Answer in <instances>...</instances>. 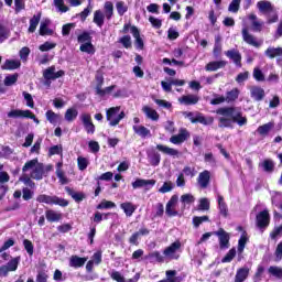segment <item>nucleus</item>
Here are the masks:
<instances>
[{
  "label": "nucleus",
  "mask_w": 282,
  "mask_h": 282,
  "mask_svg": "<svg viewBox=\"0 0 282 282\" xmlns=\"http://www.w3.org/2000/svg\"><path fill=\"white\" fill-rule=\"evenodd\" d=\"M218 116L219 127L226 129H232V123L236 122L238 127H246L248 124V118L243 116L241 108L237 107H223L216 110Z\"/></svg>",
  "instance_id": "obj_1"
},
{
  "label": "nucleus",
  "mask_w": 282,
  "mask_h": 282,
  "mask_svg": "<svg viewBox=\"0 0 282 282\" xmlns=\"http://www.w3.org/2000/svg\"><path fill=\"white\" fill-rule=\"evenodd\" d=\"M104 10L105 13L101 10H96L94 12L93 23H95L97 28H102L105 25V19L111 21V17H113V3L111 1L105 2Z\"/></svg>",
  "instance_id": "obj_2"
},
{
  "label": "nucleus",
  "mask_w": 282,
  "mask_h": 282,
  "mask_svg": "<svg viewBox=\"0 0 282 282\" xmlns=\"http://www.w3.org/2000/svg\"><path fill=\"white\" fill-rule=\"evenodd\" d=\"M106 120L109 127H118L124 120V111H120V106L111 107L106 110Z\"/></svg>",
  "instance_id": "obj_3"
},
{
  "label": "nucleus",
  "mask_w": 282,
  "mask_h": 282,
  "mask_svg": "<svg viewBox=\"0 0 282 282\" xmlns=\"http://www.w3.org/2000/svg\"><path fill=\"white\" fill-rule=\"evenodd\" d=\"M36 202H39V204H48L50 206H62L63 208H65V206H69V203L66 199L45 194L39 195L36 197Z\"/></svg>",
  "instance_id": "obj_4"
},
{
  "label": "nucleus",
  "mask_w": 282,
  "mask_h": 282,
  "mask_svg": "<svg viewBox=\"0 0 282 282\" xmlns=\"http://www.w3.org/2000/svg\"><path fill=\"white\" fill-rule=\"evenodd\" d=\"M180 248H182V242H180V240H176L171 246L164 249L163 256L170 261L180 259Z\"/></svg>",
  "instance_id": "obj_5"
},
{
  "label": "nucleus",
  "mask_w": 282,
  "mask_h": 282,
  "mask_svg": "<svg viewBox=\"0 0 282 282\" xmlns=\"http://www.w3.org/2000/svg\"><path fill=\"white\" fill-rule=\"evenodd\" d=\"M177 202H180V197L177 195H173L166 204L165 215L167 217H177L180 213L177 212Z\"/></svg>",
  "instance_id": "obj_6"
},
{
  "label": "nucleus",
  "mask_w": 282,
  "mask_h": 282,
  "mask_svg": "<svg viewBox=\"0 0 282 282\" xmlns=\"http://www.w3.org/2000/svg\"><path fill=\"white\" fill-rule=\"evenodd\" d=\"M214 235L219 239V246L221 250H228L230 248V234L224 229L215 231Z\"/></svg>",
  "instance_id": "obj_7"
},
{
  "label": "nucleus",
  "mask_w": 282,
  "mask_h": 282,
  "mask_svg": "<svg viewBox=\"0 0 282 282\" xmlns=\"http://www.w3.org/2000/svg\"><path fill=\"white\" fill-rule=\"evenodd\" d=\"M63 76H65V70L56 72V66H50L43 72V77L45 80H56V78H63Z\"/></svg>",
  "instance_id": "obj_8"
},
{
  "label": "nucleus",
  "mask_w": 282,
  "mask_h": 282,
  "mask_svg": "<svg viewBox=\"0 0 282 282\" xmlns=\"http://www.w3.org/2000/svg\"><path fill=\"white\" fill-rule=\"evenodd\" d=\"M188 138H191V133L188 132V130L181 128L178 130V134H174L170 138V142L172 144H184V142H186Z\"/></svg>",
  "instance_id": "obj_9"
},
{
  "label": "nucleus",
  "mask_w": 282,
  "mask_h": 282,
  "mask_svg": "<svg viewBox=\"0 0 282 282\" xmlns=\"http://www.w3.org/2000/svg\"><path fill=\"white\" fill-rule=\"evenodd\" d=\"M242 41L252 47H261V42H259L254 35L250 34L246 24L242 28Z\"/></svg>",
  "instance_id": "obj_10"
},
{
  "label": "nucleus",
  "mask_w": 282,
  "mask_h": 282,
  "mask_svg": "<svg viewBox=\"0 0 282 282\" xmlns=\"http://www.w3.org/2000/svg\"><path fill=\"white\" fill-rule=\"evenodd\" d=\"M256 221L258 228H268L270 226V212L268 209L260 212L256 217Z\"/></svg>",
  "instance_id": "obj_11"
},
{
  "label": "nucleus",
  "mask_w": 282,
  "mask_h": 282,
  "mask_svg": "<svg viewBox=\"0 0 282 282\" xmlns=\"http://www.w3.org/2000/svg\"><path fill=\"white\" fill-rule=\"evenodd\" d=\"M79 118L84 124V129L86 130V133H90V134L96 133V126H94V122L91 121V115L82 113Z\"/></svg>",
  "instance_id": "obj_12"
},
{
  "label": "nucleus",
  "mask_w": 282,
  "mask_h": 282,
  "mask_svg": "<svg viewBox=\"0 0 282 282\" xmlns=\"http://www.w3.org/2000/svg\"><path fill=\"white\" fill-rule=\"evenodd\" d=\"M155 186V180H144V178H137L132 183V188H144L145 191H151L152 187Z\"/></svg>",
  "instance_id": "obj_13"
},
{
  "label": "nucleus",
  "mask_w": 282,
  "mask_h": 282,
  "mask_svg": "<svg viewBox=\"0 0 282 282\" xmlns=\"http://www.w3.org/2000/svg\"><path fill=\"white\" fill-rule=\"evenodd\" d=\"M130 33L134 39V45L137 50H144V41L140 36V30L138 29V26L130 24Z\"/></svg>",
  "instance_id": "obj_14"
},
{
  "label": "nucleus",
  "mask_w": 282,
  "mask_h": 282,
  "mask_svg": "<svg viewBox=\"0 0 282 282\" xmlns=\"http://www.w3.org/2000/svg\"><path fill=\"white\" fill-rule=\"evenodd\" d=\"M197 182L200 188H208V184H210V172L207 170L200 172L198 174Z\"/></svg>",
  "instance_id": "obj_15"
},
{
  "label": "nucleus",
  "mask_w": 282,
  "mask_h": 282,
  "mask_svg": "<svg viewBox=\"0 0 282 282\" xmlns=\"http://www.w3.org/2000/svg\"><path fill=\"white\" fill-rule=\"evenodd\" d=\"M227 58H230L237 67H241V53L238 50H229L225 52Z\"/></svg>",
  "instance_id": "obj_16"
},
{
  "label": "nucleus",
  "mask_w": 282,
  "mask_h": 282,
  "mask_svg": "<svg viewBox=\"0 0 282 282\" xmlns=\"http://www.w3.org/2000/svg\"><path fill=\"white\" fill-rule=\"evenodd\" d=\"M228 65L226 61H213L206 64L205 70L206 72H217V69H224Z\"/></svg>",
  "instance_id": "obj_17"
},
{
  "label": "nucleus",
  "mask_w": 282,
  "mask_h": 282,
  "mask_svg": "<svg viewBox=\"0 0 282 282\" xmlns=\"http://www.w3.org/2000/svg\"><path fill=\"white\" fill-rule=\"evenodd\" d=\"M249 21H251V26L253 32H261L263 30V22L259 20L257 14L250 13L248 15Z\"/></svg>",
  "instance_id": "obj_18"
},
{
  "label": "nucleus",
  "mask_w": 282,
  "mask_h": 282,
  "mask_svg": "<svg viewBox=\"0 0 282 282\" xmlns=\"http://www.w3.org/2000/svg\"><path fill=\"white\" fill-rule=\"evenodd\" d=\"M142 111L149 120H152L153 122H158V120H160V113H158V110L149 106H143Z\"/></svg>",
  "instance_id": "obj_19"
},
{
  "label": "nucleus",
  "mask_w": 282,
  "mask_h": 282,
  "mask_svg": "<svg viewBox=\"0 0 282 282\" xmlns=\"http://www.w3.org/2000/svg\"><path fill=\"white\" fill-rule=\"evenodd\" d=\"M250 94H251V98H253V100H257L258 102H260V100H263V98H265V90L259 86L251 87Z\"/></svg>",
  "instance_id": "obj_20"
},
{
  "label": "nucleus",
  "mask_w": 282,
  "mask_h": 282,
  "mask_svg": "<svg viewBox=\"0 0 282 282\" xmlns=\"http://www.w3.org/2000/svg\"><path fill=\"white\" fill-rule=\"evenodd\" d=\"M32 180L41 181L45 175V165L43 163H39V165L34 169L32 173H29Z\"/></svg>",
  "instance_id": "obj_21"
},
{
  "label": "nucleus",
  "mask_w": 282,
  "mask_h": 282,
  "mask_svg": "<svg viewBox=\"0 0 282 282\" xmlns=\"http://www.w3.org/2000/svg\"><path fill=\"white\" fill-rule=\"evenodd\" d=\"M192 122L193 124L199 122V124H204L205 127H207L208 124H213V122H215V119H213V117L206 118L204 117V115L196 112Z\"/></svg>",
  "instance_id": "obj_22"
},
{
  "label": "nucleus",
  "mask_w": 282,
  "mask_h": 282,
  "mask_svg": "<svg viewBox=\"0 0 282 282\" xmlns=\"http://www.w3.org/2000/svg\"><path fill=\"white\" fill-rule=\"evenodd\" d=\"M134 133L137 135H139L140 138H151V130H149L147 127L144 126H140V124H134L132 127Z\"/></svg>",
  "instance_id": "obj_23"
},
{
  "label": "nucleus",
  "mask_w": 282,
  "mask_h": 282,
  "mask_svg": "<svg viewBox=\"0 0 282 282\" xmlns=\"http://www.w3.org/2000/svg\"><path fill=\"white\" fill-rule=\"evenodd\" d=\"M39 164H41L39 162V159L28 161L22 167V173H24V175H28V173H34V170L37 167Z\"/></svg>",
  "instance_id": "obj_24"
},
{
  "label": "nucleus",
  "mask_w": 282,
  "mask_h": 282,
  "mask_svg": "<svg viewBox=\"0 0 282 282\" xmlns=\"http://www.w3.org/2000/svg\"><path fill=\"white\" fill-rule=\"evenodd\" d=\"M19 67H21V61L19 59H6V62L1 65V69L4 70L19 69Z\"/></svg>",
  "instance_id": "obj_25"
},
{
  "label": "nucleus",
  "mask_w": 282,
  "mask_h": 282,
  "mask_svg": "<svg viewBox=\"0 0 282 282\" xmlns=\"http://www.w3.org/2000/svg\"><path fill=\"white\" fill-rule=\"evenodd\" d=\"M257 8L260 12H262V14H268L270 11H272L274 9V7L272 6V2L268 1V0H261L257 3Z\"/></svg>",
  "instance_id": "obj_26"
},
{
  "label": "nucleus",
  "mask_w": 282,
  "mask_h": 282,
  "mask_svg": "<svg viewBox=\"0 0 282 282\" xmlns=\"http://www.w3.org/2000/svg\"><path fill=\"white\" fill-rule=\"evenodd\" d=\"M85 263H87V258H82L78 256H72L69 258V267L70 268H83V265H85Z\"/></svg>",
  "instance_id": "obj_27"
},
{
  "label": "nucleus",
  "mask_w": 282,
  "mask_h": 282,
  "mask_svg": "<svg viewBox=\"0 0 282 282\" xmlns=\"http://www.w3.org/2000/svg\"><path fill=\"white\" fill-rule=\"evenodd\" d=\"M54 31L50 29V20H44L40 24V36H52Z\"/></svg>",
  "instance_id": "obj_28"
},
{
  "label": "nucleus",
  "mask_w": 282,
  "mask_h": 282,
  "mask_svg": "<svg viewBox=\"0 0 282 282\" xmlns=\"http://www.w3.org/2000/svg\"><path fill=\"white\" fill-rule=\"evenodd\" d=\"M250 274V269L248 267H243L237 270L235 282H243L246 279H248V275Z\"/></svg>",
  "instance_id": "obj_29"
},
{
  "label": "nucleus",
  "mask_w": 282,
  "mask_h": 282,
  "mask_svg": "<svg viewBox=\"0 0 282 282\" xmlns=\"http://www.w3.org/2000/svg\"><path fill=\"white\" fill-rule=\"evenodd\" d=\"M156 149L158 151H161V153H164L165 155H171L172 158H177L180 155V151L163 144H158Z\"/></svg>",
  "instance_id": "obj_30"
},
{
  "label": "nucleus",
  "mask_w": 282,
  "mask_h": 282,
  "mask_svg": "<svg viewBox=\"0 0 282 282\" xmlns=\"http://www.w3.org/2000/svg\"><path fill=\"white\" fill-rule=\"evenodd\" d=\"M39 23H41V13L34 14L31 18L28 32L30 34H34V32H36V28H39Z\"/></svg>",
  "instance_id": "obj_31"
},
{
  "label": "nucleus",
  "mask_w": 282,
  "mask_h": 282,
  "mask_svg": "<svg viewBox=\"0 0 282 282\" xmlns=\"http://www.w3.org/2000/svg\"><path fill=\"white\" fill-rule=\"evenodd\" d=\"M178 102H181V105H197V102H199V97L195 95H186L178 98Z\"/></svg>",
  "instance_id": "obj_32"
},
{
  "label": "nucleus",
  "mask_w": 282,
  "mask_h": 282,
  "mask_svg": "<svg viewBox=\"0 0 282 282\" xmlns=\"http://www.w3.org/2000/svg\"><path fill=\"white\" fill-rule=\"evenodd\" d=\"M45 216L47 221H51V223L61 221V219H63V214L55 212L54 209L46 210Z\"/></svg>",
  "instance_id": "obj_33"
},
{
  "label": "nucleus",
  "mask_w": 282,
  "mask_h": 282,
  "mask_svg": "<svg viewBox=\"0 0 282 282\" xmlns=\"http://www.w3.org/2000/svg\"><path fill=\"white\" fill-rule=\"evenodd\" d=\"M181 204H182V213H184V208L191 206V204H195V196L193 194H184L181 196Z\"/></svg>",
  "instance_id": "obj_34"
},
{
  "label": "nucleus",
  "mask_w": 282,
  "mask_h": 282,
  "mask_svg": "<svg viewBox=\"0 0 282 282\" xmlns=\"http://www.w3.org/2000/svg\"><path fill=\"white\" fill-rule=\"evenodd\" d=\"M8 118H28L30 110L12 109L7 113Z\"/></svg>",
  "instance_id": "obj_35"
},
{
  "label": "nucleus",
  "mask_w": 282,
  "mask_h": 282,
  "mask_svg": "<svg viewBox=\"0 0 282 282\" xmlns=\"http://www.w3.org/2000/svg\"><path fill=\"white\" fill-rule=\"evenodd\" d=\"M120 208L123 210L126 217H131L135 213V205L131 202H126L120 205Z\"/></svg>",
  "instance_id": "obj_36"
},
{
  "label": "nucleus",
  "mask_w": 282,
  "mask_h": 282,
  "mask_svg": "<svg viewBox=\"0 0 282 282\" xmlns=\"http://www.w3.org/2000/svg\"><path fill=\"white\" fill-rule=\"evenodd\" d=\"M268 58H276V56H282V47L270 46L264 52Z\"/></svg>",
  "instance_id": "obj_37"
},
{
  "label": "nucleus",
  "mask_w": 282,
  "mask_h": 282,
  "mask_svg": "<svg viewBox=\"0 0 282 282\" xmlns=\"http://www.w3.org/2000/svg\"><path fill=\"white\" fill-rule=\"evenodd\" d=\"M46 120H48V122L51 124L56 126L57 123L61 122V115L52 111V110H47L45 113Z\"/></svg>",
  "instance_id": "obj_38"
},
{
  "label": "nucleus",
  "mask_w": 282,
  "mask_h": 282,
  "mask_svg": "<svg viewBox=\"0 0 282 282\" xmlns=\"http://www.w3.org/2000/svg\"><path fill=\"white\" fill-rule=\"evenodd\" d=\"M10 182V174L8 172L0 171V191H3L6 193L8 191V184Z\"/></svg>",
  "instance_id": "obj_39"
},
{
  "label": "nucleus",
  "mask_w": 282,
  "mask_h": 282,
  "mask_svg": "<svg viewBox=\"0 0 282 282\" xmlns=\"http://www.w3.org/2000/svg\"><path fill=\"white\" fill-rule=\"evenodd\" d=\"M241 94V91L239 90V88H234L229 91H227L225 100L226 102H235V100H237V98H239V95Z\"/></svg>",
  "instance_id": "obj_40"
},
{
  "label": "nucleus",
  "mask_w": 282,
  "mask_h": 282,
  "mask_svg": "<svg viewBox=\"0 0 282 282\" xmlns=\"http://www.w3.org/2000/svg\"><path fill=\"white\" fill-rule=\"evenodd\" d=\"M217 202L220 215H223V217H228V206L226 205V202H224V196L218 195Z\"/></svg>",
  "instance_id": "obj_41"
},
{
  "label": "nucleus",
  "mask_w": 282,
  "mask_h": 282,
  "mask_svg": "<svg viewBox=\"0 0 282 282\" xmlns=\"http://www.w3.org/2000/svg\"><path fill=\"white\" fill-rule=\"evenodd\" d=\"M272 129H274V123L273 122H268L263 126H260L258 129H257V132L260 134V135H268V133H270V131H272Z\"/></svg>",
  "instance_id": "obj_42"
},
{
  "label": "nucleus",
  "mask_w": 282,
  "mask_h": 282,
  "mask_svg": "<svg viewBox=\"0 0 282 282\" xmlns=\"http://www.w3.org/2000/svg\"><path fill=\"white\" fill-rule=\"evenodd\" d=\"M248 243V234L243 232L238 240V253L242 254L243 250H246V245Z\"/></svg>",
  "instance_id": "obj_43"
},
{
  "label": "nucleus",
  "mask_w": 282,
  "mask_h": 282,
  "mask_svg": "<svg viewBox=\"0 0 282 282\" xmlns=\"http://www.w3.org/2000/svg\"><path fill=\"white\" fill-rule=\"evenodd\" d=\"M75 118H78V110H76L75 108H68L65 112V121L74 122Z\"/></svg>",
  "instance_id": "obj_44"
},
{
  "label": "nucleus",
  "mask_w": 282,
  "mask_h": 282,
  "mask_svg": "<svg viewBox=\"0 0 282 282\" xmlns=\"http://www.w3.org/2000/svg\"><path fill=\"white\" fill-rule=\"evenodd\" d=\"M19 180L25 186H29V188H36V183H34V181H32V177L30 176V174H23L22 176H20Z\"/></svg>",
  "instance_id": "obj_45"
},
{
  "label": "nucleus",
  "mask_w": 282,
  "mask_h": 282,
  "mask_svg": "<svg viewBox=\"0 0 282 282\" xmlns=\"http://www.w3.org/2000/svg\"><path fill=\"white\" fill-rule=\"evenodd\" d=\"M269 274H271V276H274L275 279H279L280 281H282V268L281 267H276V265H272L268 269Z\"/></svg>",
  "instance_id": "obj_46"
},
{
  "label": "nucleus",
  "mask_w": 282,
  "mask_h": 282,
  "mask_svg": "<svg viewBox=\"0 0 282 282\" xmlns=\"http://www.w3.org/2000/svg\"><path fill=\"white\" fill-rule=\"evenodd\" d=\"M252 76L257 83H265V74L259 67L253 68Z\"/></svg>",
  "instance_id": "obj_47"
},
{
  "label": "nucleus",
  "mask_w": 282,
  "mask_h": 282,
  "mask_svg": "<svg viewBox=\"0 0 282 282\" xmlns=\"http://www.w3.org/2000/svg\"><path fill=\"white\" fill-rule=\"evenodd\" d=\"M80 52H85L86 54H96V48L91 42H86L79 46Z\"/></svg>",
  "instance_id": "obj_48"
},
{
  "label": "nucleus",
  "mask_w": 282,
  "mask_h": 282,
  "mask_svg": "<svg viewBox=\"0 0 282 282\" xmlns=\"http://www.w3.org/2000/svg\"><path fill=\"white\" fill-rule=\"evenodd\" d=\"M147 259H150V261H156L158 263H164V259H166L160 251H154L149 253Z\"/></svg>",
  "instance_id": "obj_49"
},
{
  "label": "nucleus",
  "mask_w": 282,
  "mask_h": 282,
  "mask_svg": "<svg viewBox=\"0 0 282 282\" xmlns=\"http://www.w3.org/2000/svg\"><path fill=\"white\" fill-rule=\"evenodd\" d=\"M21 261V257H15L11 259L6 265L9 272H17V268H19V262Z\"/></svg>",
  "instance_id": "obj_50"
},
{
  "label": "nucleus",
  "mask_w": 282,
  "mask_h": 282,
  "mask_svg": "<svg viewBox=\"0 0 282 282\" xmlns=\"http://www.w3.org/2000/svg\"><path fill=\"white\" fill-rule=\"evenodd\" d=\"M260 166L263 167L265 173H272V171H274V161L265 159L262 163H260Z\"/></svg>",
  "instance_id": "obj_51"
},
{
  "label": "nucleus",
  "mask_w": 282,
  "mask_h": 282,
  "mask_svg": "<svg viewBox=\"0 0 282 282\" xmlns=\"http://www.w3.org/2000/svg\"><path fill=\"white\" fill-rule=\"evenodd\" d=\"M55 8H57V12H69V7L65 6V0H53Z\"/></svg>",
  "instance_id": "obj_52"
},
{
  "label": "nucleus",
  "mask_w": 282,
  "mask_h": 282,
  "mask_svg": "<svg viewBox=\"0 0 282 282\" xmlns=\"http://www.w3.org/2000/svg\"><path fill=\"white\" fill-rule=\"evenodd\" d=\"M19 80V74H12V75H8L4 78V85L6 87H12V85H14Z\"/></svg>",
  "instance_id": "obj_53"
},
{
  "label": "nucleus",
  "mask_w": 282,
  "mask_h": 282,
  "mask_svg": "<svg viewBox=\"0 0 282 282\" xmlns=\"http://www.w3.org/2000/svg\"><path fill=\"white\" fill-rule=\"evenodd\" d=\"M240 7H241V0H232L229 3L228 12H232V14H237L239 12Z\"/></svg>",
  "instance_id": "obj_54"
},
{
  "label": "nucleus",
  "mask_w": 282,
  "mask_h": 282,
  "mask_svg": "<svg viewBox=\"0 0 282 282\" xmlns=\"http://www.w3.org/2000/svg\"><path fill=\"white\" fill-rule=\"evenodd\" d=\"M153 101L155 102V105H158V107H162L163 109H173V104H171V101L158 98H153Z\"/></svg>",
  "instance_id": "obj_55"
},
{
  "label": "nucleus",
  "mask_w": 282,
  "mask_h": 282,
  "mask_svg": "<svg viewBox=\"0 0 282 282\" xmlns=\"http://www.w3.org/2000/svg\"><path fill=\"white\" fill-rule=\"evenodd\" d=\"M109 208H116V203L111 202V200H102L98 206L97 209L98 210H107Z\"/></svg>",
  "instance_id": "obj_56"
},
{
  "label": "nucleus",
  "mask_w": 282,
  "mask_h": 282,
  "mask_svg": "<svg viewBox=\"0 0 282 282\" xmlns=\"http://www.w3.org/2000/svg\"><path fill=\"white\" fill-rule=\"evenodd\" d=\"M23 247H24V250L28 252L29 257L34 256V245L30 240L24 239Z\"/></svg>",
  "instance_id": "obj_57"
},
{
  "label": "nucleus",
  "mask_w": 282,
  "mask_h": 282,
  "mask_svg": "<svg viewBox=\"0 0 282 282\" xmlns=\"http://www.w3.org/2000/svg\"><path fill=\"white\" fill-rule=\"evenodd\" d=\"M237 256V250L235 248L230 249L227 254L223 258L221 262L223 263H230Z\"/></svg>",
  "instance_id": "obj_58"
},
{
  "label": "nucleus",
  "mask_w": 282,
  "mask_h": 282,
  "mask_svg": "<svg viewBox=\"0 0 282 282\" xmlns=\"http://www.w3.org/2000/svg\"><path fill=\"white\" fill-rule=\"evenodd\" d=\"M267 14L268 23H276V21H279V13H276V9L273 8V10L269 11Z\"/></svg>",
  "instance_id": "obj_59"
},
{
  "label": "nucleus",
  "mask_w": 282,
  "mask_h": 282,
  "mask_svg": "<svg viewBox=\"0 0 282 282\" xmlns=\"http://www.w3.org/2000/svg\"><path fill=\"white\" fill-rule=\"evenodd\" d=\"M116 8H117V12H118L119 17H123V14L129 10L127 4H124V2H122V1L117 2Z\"/></svg>",
  "instance_id": "obj_60"
},
{
  "label": "nucleus",
  "mask_w": 282,
  "mask_h": 282,
  "mask_svg": "<svg viewBox=\"0 0 282 282\" xmlns=\"http://www.w3.org/2000/svg\"><path fill=\"white\" fill-rule=\"evenodd\" d=\"M56 47V43L54 42H45L44 44L39 46L40 52H50V50H54Z\"/></svg>",
  "instance_id": "obj_61"
},
{
  "label": "nucleus",
  "mask_w": 282,
  "mask_h": 282,
  "mask_svg": "<svg viewBox=\"0 0 282 282\" xmlns=\"http://www.w3.org/2000/svg\"><path fill=\"white\" fill-rule=\"evenodd\" d=\"M173 182L169 181L163 184V186L160 187L159 193H171L174 188Z\"/></svg>",
  "instance_id": "obj_62"
},
{
  "label": "nucleus",
  "mask_w": 282,
  "mask_h": 282,
  "mask_svg": "<svg viewBox=\"0 0 282 282\" xmlns=\"http://www.w3.org/2000/svg\"><path fill=\"white\" fill-rule=\"evenodd\" d=\"M282 204V193L276 192L273 196H272V205L275 206L276 208H279Z\"/></svg>",
  "instance_id": "obj_63"
},
{
  "label": "nucleus",
  "mask_w": 282,
  "mask_h": 282,
  "mask_svg": "<svg viewBox=\"0 0 282 282\" xmlns=\"http://www.w3.org/2000/svg\"><path fill=\"white\" fill-rule=\"evenodd\" d=\"M110 276L112 281L126 282L124 276L119 271H112Z\"/></svg>",
  "instance_id": "obj_64"
}]
</instances>
